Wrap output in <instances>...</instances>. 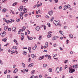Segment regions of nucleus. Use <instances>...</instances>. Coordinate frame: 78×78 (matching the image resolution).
Returning <instances> with one entry per match:
<instances>
[{
    "label": "nucleus",
    "mask_w": 78,
    "mask_h": 78,
    "mask_svg": "<svg viewBox=\"0 0 78 78\" xmlns=\"http://www.w3.org/2000/svg\"><path fill=\"white\" fill-rule=\"evenodd\" d=\"M69 37L70 38H71V39H72L73 38V35H72L71 34H69Z\"/></svg>",
    "instance_id": "f3484780"
},
{
    "label": "nucleus",
    "mask_w": 78,
    "mask_h": 78,
    "mask_svg": "<svg viewBox=\"0 0 78 78\" xmlns=\"http://www.w3.org/2000/svg\"><path fill=\"white\" fill-rule=\"evenodd\" d=\"M7 0H2V2L3 3H5V2H6Z\"/></svg>",
    "instance_id": "37998d69"
},
{
    "label": "nucleus",
    "mask_w": 78,
    "mask_h": 78,
    "mask_svg": "<svg viewBox=\"0 0 78 78\" xmlns=\"http://www.w3.org/2000/svg\"><path fill=\"white\" fill-rule=\"evenodd\" d=\"M20 18L21 20H23V16H20Z\"/></svg>",
    "instance_id": "7c9ffc66"
},
{
    "label": "nucleus",
    "mask_w": 78,
    "mask_h": 78,
    "mask_svg": "<svg viewBox=\"0 0 78 78\" xmlns=\"http://www.w3.org/2000/svg\"><path fill=\"white\" fill-rule=\"evenodd\" d=\"M67 6H66V5H65L64 6V10H66V9H67Z\"/></svg>",
    "instance_id": "412c9836"
},
{
    "label": "nucleus",
    "mask_w": 78,
    "mask_h": 78,
    "mask_svg": "<svg viewBox=\"0 0 78 78\" xmlns=\"http://www.w3.org/2000/svg\"><path fill=\"white\" fill-rule=\"evenodd\" d=\"M28 16V14H25L24 16H25V17H27V16Z\"/></svg>",
    "instance_id": "8fccbe9b"
},
{
    "label": "nucleus",
    "mask_w": 78,
    "mask_h": 78,
    "mask_svg": "<svg viewBox=\"0 0 78 78\" xmlns=\"http://www.w3.org/2000/svg\"><path fill=\"white\" fill-rule=\"evenodd\" d=\"M52 40H53V41H55V40H56V37H54L53 38Z\"/></svg>",
    "instance_id": "6ab92c4d"
},
{
    "label": "nucleus",
    "mask_w": 78,
    "mask_h": 78,
    "mask_svg": "<svg viewBox=\"0 0 78 78\" xmlns=\"http://www.w3.org/2000/svg\"><path fill=\"white\" fill-rule=\"evenodd\" d=\"M53 14V11H49V14L50 16H52Z\"/></svg>",
    "instance_id": "20e7f679"
},
{
    "label": "nucleus",
    "mask_w": 78,
    "mask_h": 78,
    "mask_svg": "<svg viewBox=\"0 0 78 78\" xmlns=\"http://www.w3.org/2000/svg\"><path fill=\"white\" fill-rule=\"evenodd\" d=\"M24 39V37H21V41H23Z\"/></svg>",
    "instance_id": "c756f323"
},
{
    "label": "nucleus",
    "mask_w": 78,
    "mask_h": 78,
    "mask_svg": "<svg viewBox=\"0 0 78 78\" xmlns=\"http://www.w3.org/2000/svg\"><path fill=\"white\" fill-rule=\"evenodd\" d=\"M46 18H47V19H48V18H49V16H48L47 15H46Z\"/></svg>",
    "instance_id": "bf43d9fd"
},
{
    "label": "nucleus",
    "mask_w": 78,
    "mask_h": 78,
    "mask_svg": "<svg viewBox=\"0 0 78 78\" xmlns=\"http://www.w3.org/2000/svg\"><path fill=\"white\" fill-rule=\"evenodd\" d=\"M6 23H9V20H7L6 21Z\"/></svg>",
    "instance_id": "864d4df0"
},
{
    "label": "nucleus",
    "mask_w": 78,
    "mask_h": 78,
    "mask_svg": "<svg viewBox=\"0 0 78 78\" xmlns=\"http://www.w3.org/2000/svg\"><path fill=\"white\" fill-rule=\"evenodd\" d=\"M23 9L22 8H19V10L20 11H22Z\"/></svg>",
    "instance_id": "bb28decb"
},
{
    "label": "nucleus",
    "mask_w": 78,
    "mask_h": 78,
    "mask_svg": "<svg viewBox=\"0 0 78 78\" xmlns=\"http://www.w3.org/2000/svg\"><path fill=\"white\" fill-rule=\"evenodd\" d=\"M24 34L23 33H22L21 34V36H22V37H24L23 36H24Z\"/></svg>",
    "instance_id": "58836bf2"
},
{
    "label": "nucleus",
    "mask_w": 78,
    "mask_h": 78,
    "mask_svg": "<svg viewBox=\"0 0 78 78\" xmlns=\"http://www.w3.org/2000/svg\"><path fill=\"white\" fill-rule=\"evenodd\" d=\"M44 58V56L43 55L42 56V57H39V59L40 60H41V59H43Z\"/></svg>",
    "instance_id": "1a4fd4ad"
},
{
    "label": "nucleus",
    "mask_w": 78,
    "mask_h": 78,
    "mask_svg": "<svg viewBox=\"0 0 78 78\" xmlns=\"http://www.w3.org/2000/svg\"><path fill=\"white\" fill-rule=\"evenodd\" d=\"M69 73H72L75 71L74 69H72L71 67H69Z\"/></svg>",
    "instance_id": "f257e3e1"
},
{
    "label": "nucleus",
    "mask_w": 78,
    "mask_h": 78,
    "mask_svg": "<svg viewBox=\"0 0 78 78\" xmlns=\"http://www.w3.org/2000/svg\"><path fill=\"white\" fill-rule=\"evenodd\" d=\"M54 19V17H52L51 18V22H53V20Z\"/></svg>",
    "instance_id": "c85d7f7f"
},
{
    "label": "nucleus",
    "mask_w": 78,
    "mask_h": 78,
    "mask_svg": "<svg viewBox=\"0 0 78 78\" xmlns=\"http://www.w3.org/2000/svg\"><path fill=\"white\" fill-rule=\"evenodd\" d=\"M46 47H48V42H47L46 43Z\"/></svg>",
    "instance_id": "3c124183"
},
{
    "label": "nucleus",
    "mask_w": 78,
    "mask_h": 78,
    "mask_svg": "<svg viewBox=\"0 0 78 78\" xmlns=\"http://www.w3.org/2000/svg\"><path fill=\"white\" fill-rule=\"evenodd\" d=\"M19 31H20L21 33H22L23 31V29H21L20 30H19Z\"/></svg>",
    "instance_id": "a19ab883"
},
{
    "label": "nucleus",
    "mask_w": 78,
    "mask_h": 78,
    "mask_svg": "<svg viewBox=\"0 0 78 78\" xmlns=\"http://www.w3.org/2000/svg\"><path fill=\"white\" fill-rule=\"evenodd\" d=\"M18 71V69H17V68L15 69L14 71H13L14 73H16Z\"/></svg>",
    "instance_id": "423d86ee"
},
{
    "label": "nucleus",
    "mask_w": 78,
    "mask_h": 78,
    "mask_svg": "<svg viewBox=\"0 0 78 78\" xmlns=\"http://www.w3.org/2000/svg\"><path fill=\"white\" fill-rule=\"evenodd\" d=\"M37 48V45L36 44L35 45V46L32 49L34 50H36V48Z\"/></svg>",
    "instance_id": "9d476101"
},
{
    "label": "nucleus",
    "mask_w": 78,
    "mask_h": 78,
    "mask_svg": "<svg viewBox=\"0 0 78 78\" xmlns=\"http://www.w3.org/2000/svg\"><path fill=\"white\" fill-rule=\"evenodd\" d=\"M6 34V32L4 31L2 33H1L0 34V35L2 37H4L5 36V35Z\"/></svg>",
    "instance_id": "7ed1b4c3"
},
{
    "label": "nucleus",
    "mask_w": 78,
    "mask_h": 78,
    "mask_svg": "<svg viewBox=\"0 0 78 78\" xmlns=\"http://www.w3.org/2000/svg\"><path fill=\"white\" fill-rule=\"evenodd\" d=\"M7 78H10V76H9V75H8V76H7Z\"/></svg>",
    "instance_id": "774afa93"
},
{
    "label": "nucleus",
    "mask_w": 78,
    "mask_h": 78,
    "mask_svg": "<svg viewBox=\"0 0 78 78\" xmlns=\"http://www.w3.org/2000/svg\"><path fill=\"white\" fill-rule=\"evenodd\" d=\"M22 64H23V67H25V64L23 63H22Z\"/></svg>",
    "instance_id": "b1692460"
},
{
    "label": "nucleus",
    "mask_w": 78,
    "mask_h": 78,
    "mask_svg": "<svg viewBox=\"0 0 78 78\" xmlns=\"http://www.w3.org/2000/svg\"><path fill=\"white\" fill-rule=\"evenodd\" d=\"M48 59H51V56H50V55H49L48 56Z\"/></svg>",
    "instance_id": "ea45409f"
},
{
    "label": "nucleus",
    "mask_w": 78,
    "mask_h": 78,
    "mask_svg": "<svg viewBox=\"0 0 78 78\" xmlns=\"http://www.w3.org/2000/svg\"><path fill=\"white\" fill-rule=\"evenodd\" d=\"M49 72H52V69H51V68L49 69Z\"/></svg>",
    "instance_id": "f704fd0d"
},
{
    "label": "nucleus",
    "mask_w": 78,
    "mask_h": 78,
    "mask_svg": "<svg viewBox=\"0 0 78 78\" xmlns=\"http://www.w3.org/2000/svg\"><path fill=\"white\" fill-rule=\"evenodd\" d=\"M38 39H39V40H41V39H42V36H39V37Z\"/></svg>",
    "instance_id": "e433bc0d"
},
{
    "label": "nucleus",
    "mask_w": 78,
    "mask_h": 78,
    "mask_svg": "<svg viewBox=\"0 0 78 78\" xmlns=\"http://www.w3.org/2000/svg\"><path fill=\"white\" fill-rule=\"evenodd\" d=\"M51 36V34H48L47 35V37L48 38L49 37H50Z\"/></svg>",
    "instance_id": "aec40b11"
},
{
    "label": "nucleus",
    "mask_w": 78,
    "mask_h": 78,
    "mask_svg": "<svg viewBox=\"0 0 78 78\" xmlns=\"http://www.w3.org/2000/svg\"><path fill=\"white\" fill-rule=\"evenodd\" d=\"M44 30H45V29H46L47 27L45 26H44Z\"/></svg>",
    "instance_id": "0e129e2a"
},
{
    "label": "nucleus",
    "mask_w": 78,
    "mask_h": 78,
    "mask_svg": "<svg viewBox=\"0 0 78 78\" xmlns=\"http://www.w3.org/2000/svg\"><path fill=\"white\" fill-rule=\"evenodd\" d=\"M35 72V70H33L31 71V73L32 75H33L34 74V73Z\"/></svg>",
    "instance_id": "5701e85b"
},
{
    "label": "nucleus",
    "mask_w": 78,
    "mask_h": 78,
    "mask_svg": "<svg viewBox=\"0 0 78 78\" xmlns=\"http://www.w3.org/2000/svg\"><path fill=\"white\" fill-rule=\"evenodd\" d=\"M20 16H23V14H22V12H21L20 13Z\"/></svg>",
    "instance_id": "4c0bfd02"
},
{
    "label": "nucleus",
    "mask_w": 78,
    "mask_h": 78,
    "mask_svg": "<svg viewBox=\"0 0 78 78\" xmlns=\"http://www.w3.org/2000/svg\"><path fill=\"white\" fill-rule=\"evenodd\" d=\"M8 39V38L7 37L5 38H4L2 40V41H4V42H6V40Z\"/></svg>",
    "instance_id": "0eeeda50"
},
{
    "label": "nucleus",
    "mask_w": 78,
    "mask_h": 78,
    "mask_svg": "<svg viewBox=\"0 0 78 78\" xmlns=\"http://www.w3.org/2000/svg\"><path fill=\"white\" fill-rule=\"evenodd\" d=\"M34 78V76H32L30 77V78Z\"/></svg>",
    "instance_id": "680f3d73"
},
{
    "label": "nucleus",
    "mask_w": 78,
    "mask_h": 78,
    "mask_svg": "<svg viewBox=\"0 0 78 78\" xmlns=\"http://www.w3.org/2000/svg\"><path fill=\"white\" fill-rule=\"evenodd\" d=\"M2 12H5L6 11V9L4 8L2 10Z\"/></svg>",
    "instance_id": "f8f14e48"
},
{
    "label": "nucleus",
    "mask_w": 78,
    "mask_h": 78,
    "mask_svg": "<svg viewBox=\"0 0 78 78\" xmlns=\"http://www.w3.org/2000/svg\"><path fill=\"white\" fill-rule=\"evenodd\" d=\"M54 1L56 3H58V0H54Z\"/></svg>",
    "instance_id": "de8ad7c7"
},
{
    "label": "nucleus",
    "mask_w": 78,
    "mask_h": 78,
    "mask_svg": "<svg viewBox=\"0 0 78 78\" xmlns=\"http://www.w3.org/2000/svg\"><path fill=\"white\" fill-rule=\"evenodd\" d=\"M47 65L46 64H43V67H46L47 66Z\"/></svg>",
    "instance_id": "c03bdc74"
},
{
    "label": "nucleus",
    "mask_w": 78,
    "mask_h": 78,
    "mask_svg": "<svg viewBox=\"0 0 78 78\" xmlns=\"http://www.w3.org/2000/svg\"><path fill=\"white\" fill-rule=\"evenodd\" d=\"M17 46H13V47H12V49H17Z\"/></svg>",
    "instance_id": "4468645a"
},
{
    "label": "nucleus",
    "mask_w": 78,
    "mask_h": 78,
    "mask_svg": "<svg viewBox=\"0 0 78 78\" xmlns=\"http://www.w3.org/2000/svg\"><path fill=\"white\" fill-rule=\"evenodd\" d=\"M25 10H27V9H25V8H24L23 9V11H25Z\"/></svg>",
    "instance_id": "5fc2aeb1"
},
{
    "label": "nucleus",
    "mask_w": 78,
    "mask_h": 78,
    "mask_svg": "<svg viewBox=\"0 0 78 78\" xmlns=\"http://www.w3.org/2000/svg\"><path fill=\"white\" fill-rule=\"evenodd\" d=\"M7 27L6 26H5L4 27V30H5V31H6V30L7 29Z\"/></svg>",
    "instance_id": "2f4dec72"
},
{
    "label": "nucleus",
    "mask_w": 78,
    "mask_h": 78,
    "mask_svg": "<svg viewBox=\"0 0 78 78\" xmlns=\"http://www.w3.org/2000/svg\"><path fill=\"white\" fill-rule=\"evenodd\" d=\"M39 29H40V28L38 26H37L36 28V30H37V31H39Z\"/></svg>",
    "instance_id": "9b49d317"
},
{
    "label": "nucleus",
    "mask_w": 78,
    "mask_h": 78,
    "mask_svg": "<svg viewBox=\"0 0 78 78\" xmlns=\"http://www.w3.org/2000/svg\"><path fill=\"white\" fill-rule=\"evenodd\" d=\"M26 28V27H23V31H24V30H25Z\"/></svg>",
    "instance_id": "c9c22d12"
},
{
    "label": "nucleus",
    "mask_w": 78,
    "mask_h": 78,
    "mask_svg": "<svg viewBox=\"0 0 78 78\" xmlns=\"http://www.w3.org/2000/svg\"><path fill=\"white\" fill-rule=\"evenodd\" d=\"M13 41L14 42H15V43H16V42H17V40H16L14 39L13 40Z\"/></svg>",
    "instance_id": "a18cd8bd"
},
{
    "label": "nucleus",
    "mask_w": 78,
    "mask_h": 78,
    "mask_svg": "<svg viewBox=\"0 0 78 78\" xmlns=\"http://www.w3.org/2000/svg\"><path fill=\"white\" fill-rule=\"evenodd\" d=\"M62 70V67H60V69H59V71L60 72H61V70Z\"/></svg>",
    "instance_id": "49530a36"
},
{
    "label": "nucleus",
    "mask_w": 78,
    "mask_h": 78,
    "mask_svg": "<svg viewBox=\"0 0 78 78\" xmlns=\"http://www.w3.org/2000/svg\"><path fill=\"white\" fill-rule=\"evenodd\" d=\"M17 5V2H15V3H13L12 4V6H15Z\"/></svg>",
    "instance_id": "473e14b6"
},
{
    "label": "nucleus",
    "mask_w": 78,
    "mask_h": 78,
    "mask_svg": "<svg viewBox=\"0 0 78 78\" xmlns=\"http://www.w3.org/2000/svg\"><path fill=\"white\" fill-rule=\"evenodd\" d=\"M66 6L67 7V8H70V5H67Z\"/></svg>",
    "instance_id": "a878e982"
},
{
    "label": "nucleus",
    "mask_w": 78,
    "mask_h": 78,
    "mask_svg": "<svg viewBox=\"0 0 78 78\" xmlns=\"http://www.w3.org/2000/svg\"><path fill=\"white\" fill-rule=\"evenodd\" d=\"M59 32L60 33V34H62V35H63L64 34L63 33V32L62 31L60 30L59 31Z\"/></svg>",
    "instance_id": "a211bd4d"
},
{
    "label": "nucleus",
    "mask_w": 78,
    "mask_h": 78,
    "mask_svg": "<svg viewBox=\"0 0 78 78\" xmlns=\"http://www.w3.org/2000/svg\"><path fill=\"white\" fill-rule=\"evenodd\" d=\"M23 55H25L27 54V52L25 51H23Z\"/></svg>",
    "instance_id": "dca6fc26"
},
{
    "label": "nucleus",
    "mask_w": 78,
    "mask_h": 78,
    "mask_svg": "<svg viewBox=\"0 0 78 78\" xmlns=\"http://www.w3.org/2000/svg\"><path fill=\"white\" fill-rule=\"evenodd\" d=\"M67 65H66L65 66V69H67Z\"/></svg>",
    "instance_id": "69168bd1"
},
{
    "label": "nucleus",
    "mask_w": 78,
    "mask_h": 78,
    "mask_svg": "<svg viewBox=\"0 0 78 78\" xmlns=\"http://www.w3.org/2000/svg\"><path fill=\"white\" fill-rule=\"evenodd\" d=\"M15 53V51H12L11 52V54H13V53Z\"/></svg>",
    "instance_id": "72a5a7b5"
},
{
    "label": "nucleus",
    "mask_w": 78,
    "mask_h": 78,
    "mask_svg": "<svg viewBox=\"0 0 78 78\" xmlns=\"http://www.w3.org/2000/svg\"><path fill=\"white\" fill-rule=\"evenodd\" d=\"M28 2V0H25L24 1H23L22 2H24L25 3H27Z\"/></svg>",
    "instance_id": "cd10ccee"
},
{
    "label": "nucleus",
    "mask_w": 78,
    "mask_h": 78,
    "mask_svg": "<svg viewBox=\"0 0 78 78\" xmlns=\"http://www.w3.org/2000/svg\"><path fill=\"white\" fill-rule=\"evenodd\" d=\"M48 25V27H50V24L49 23H47Z\"/></svg>",
    "instance_id": "79ce46f5"
},
{
    "label": "nucleus",
    "mask_w": 78,
    "mask_h": 78,
    "mask_svg": "<svg viewBox=\"0 0 78 78\" xmlns=\"http://www.w3.org/2000/svg\"><path fill=\"white\" fill-rule=\"evenodd\" d=\"M7 73V70H6L5 71V72H4V73L5 74H6Z\"/></svg>",
    "instance_id": "4d7b16f0"
},
{
    "label": "nucleus",
    "mask_w": 78,
    "mask_h": 78,
    "mask_svg": "<svg viewBox=\"0 0 78 78\" xmlns=\"http://www.w3.org/2000/svg\"><path fill=\"white\" fill-rule=\"evenodd\" d=\"M16 30V27H13L12 28V30H13V31H15V30Z\"/></svg>",
    "instance_id": "ddd939ff"
},
{
    "label": "nucleus",
    "mask_w": 78,
    "mask_h": 78,
    "mask_svg": "<svg viewBox=\"0 0 78 78\" xmlns=\"http://www.w3.org/2000/svg\"><path fill=\"white\" fill-rule=\"evenodd\" d=\"M78 66V65H74L73 66V69H76H76H77V68H78V66Z\"/></svg>",
    "instance_id": "39448f33"
},
{
    "label": "nucleus",
    "mask_w": 78,
    "mask_h": 78,
    "mask_svg": "<svg viewBox=\"0 0 78 78\" xmlns=\"http://www.w3.org/2000/svg\"><path fill=\"white\" fill-rule=\"evenodd\" d=\"M11 30V28H8V31H10Z\"/></svg>",
    "instance_id": "6e6d98bb"
},
{
    "label": "nucleus",
    "mask_w": 78,
    "mask_h": 78,
    "mask_svg": "<svg viewBox=\"0 0 78 78\" xmlns=\"http://www.w3.org/2000/svg\"><path fill=\"white\" fill-rule=\"evenodd\" d=\"M54 23L56 26H57L59 24V21H56V20H55L54 21Z\"/></svg>",
    "instance_id": "f03ea898"
},
{
    "label": "nucleus",
    "mask_w": 78,
    "mask_h": 78,
    "mask_svg": "<svg viewBox=\"0 0 78 78\" xmlns=\"http://www.w3.org/2000/svg\"><path fill=\"white\" fill-rule=\"evenodd\" d=\"M8 51L9 53H10V52H11V50L10 49H9L8 50Z\"/></svg>",
    "instance_id": "338daca9"
},
{
    "label": "nucleus",
    "mask_w": 78,
    "mask_h": 78,
    "mask_svg": "<svg viewBox=\"0 0 78 78\" xmlns=\"http://www.w3.org/2000/svg\"><path fill=\"white\" fill-rule=\"evenodd\" d=\"M58 8L59 9H61V8H62V6L61 5V6H59V7Z\"/></svg>",
    "instance_id": "603ef678"
},
{
    "label": "nucleus",
    "mask_w": 78,
    "mask_h": 78,
    "mask_svg": "<svg viewBox=\"0 0 78 78\" xmlns=\"http://www.w3.org/2000/svg\"><path fill=\"white\" fill-rule=\"evenodd\" d=\"M27 31L28 32V34H30V31H29V30H27Z\"/></svg>",
    "instance_id": "052dcab7"
},
{
    "label": "nucleus",
    "mask_w": 78,
    "mask_h": 78,
    "mask_svg": "<svg viewBox=\"0 0 78 78\" xmlns=\"http://www.w3.org/2000/svg\"><path fill=\"white\" fill-rule=\"evenodd\" d=\"M33 66V63H31L28 66L30 67H31V66Z\"/></svg>",
    "instance_id": "2eb2a0df"
},
{
    "label": "nucleus",
    "mask_w": 78,
    "mask_h": 78,
    "mask_svg": "<svg viewBox=\"0 0 78 78\" xmlns=\"http://www.w3.org/2000/svg\"><path fill=\"white\" fill-rule=\"evenodd\" d=\"M31 56L33 58H34V57H36V56H34V55L33 54L31 55Z\"/></svg>",
    "instance_id": "393cba45"
},
{
    "label": "nucleus",
    "mask_w": 78,
    "mask_h": 78,
    "mask_svg": "<svg viewBox=\"0 0 78 78\" xmlns=\"http://www.w3.org/2000/svg\"><path fill=\"white\" fill-rule=\"evenodd\" d=\"M42 3H40L37 5V8H39V6H42Z\"/></svg>",
    "instance_id": "6e6552de"
},
{
    "label": "nucleus",
    "mask_w": 78,
    "mask_h": 78,
    "mask_svg": "<svg viewBox=\"0 0 78 78\" xmlns=\"http://www.w3.org/2000/svg\"><path fill=\"white\" fill-rule=\"evenodd\" d=\"M28 50H29V51H30V50H31V47H29V48Z\"/></svg>",
    "instance_id": "e2e57ef3"
},
{
    "label": "nucleus",
    "mask_w": 78,
    "mask_h": 78,
    "mask_svg": "<svg viewBox=\"0 0 78 78\" xmlns=\"http://www.w3.org/2000/svg\"><path fill=\"white\" fill-rule=\"evenodd\" d=\"M56 72L57 73H59V71H58L57 70H56Z\"/></svg>",
    "instance_id": "13d9d810"
},
{
    "label": "nucleus",
    "mask_w": 78,
    "mask_h": 78,
    "mask_svg": "<svg viewBox=\"0 0 78 78\" xmlns=\"http://www.w3.org/2000/svg\"><path fill=\"white\" fill-rule=\"evenodd\" d=\"M28 39L29 40H32V39H33V37L29 38H28Z\"/></svg>",
    "instance_id": "09e8293b"
},
{
    "label": "nucleus",
    "mask_w": 78,
    "mask_h": 78,
    "mask_svg": "<svg viewBox=\"0 0 78 78\" xmlns=\"http://www.w3.org/2000/svg\"><path fill=\"white\" fill-rule=\"evenodd\" d=\"M20 19H17V18L16 19V21L17 22H20Z\"/></svg>",
    "instance_id": "4be33fe9"
}]
</instances>
